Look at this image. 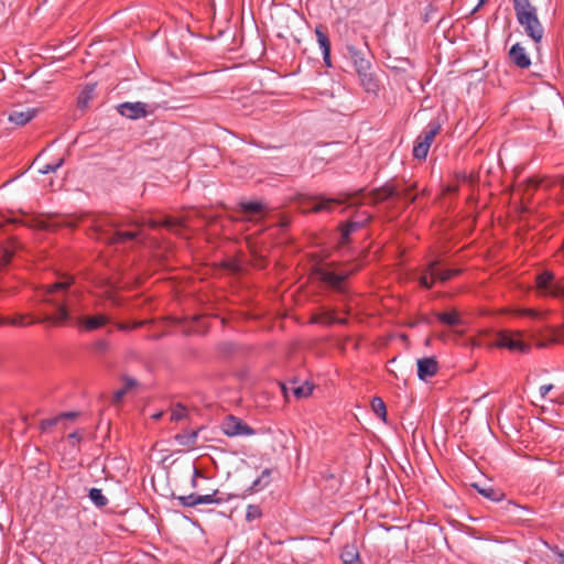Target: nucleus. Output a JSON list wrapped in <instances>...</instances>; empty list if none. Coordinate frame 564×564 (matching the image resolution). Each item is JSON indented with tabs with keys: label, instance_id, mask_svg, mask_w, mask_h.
<instances>
[{
	"label": "nucleus",
	"instance_id": "ddd939ff",
	"mask_svg": "<svg viewBox=\"0 0 564 564\" xmlns=\"http://www.w3.org/2000/svg\"><path fill=\"white\" fill-rule=\"evenodd\" d=\"M77 323L86 330L93 332L109 323V318L104 314L94 316H79Z\"/></svg>",
	"mask_w": 564,
	"mask_h": 564
},
{
	"label": "nucleus",
	"instance_id": "473e14b6",
	"mask_svg": "<svg viewBox=\"0 0 564 564\" xmlns=\"http://www.w3.org/2000/svg\"><path fill=\"white\" fill-rule=\"evenodd\" d=\"M371 408H372L373 412L380 419L386 421L387 409H386V404H384V402H383V400L381 398H378V397L373 398L372 401H371Z\"/></svg>",
	"mask_w": 564,
	"mask_h": 564
},
{
	"label": "nucleus",
	"instance_id": "69168bd1",
	"mask_svg": "<svg viewBox=\"0 0 564 564\" xmlns=\"http://www.w3.org/2000/svg\"><path fill=\"white\" fill-rule=\"evenodd\" d=\"M444 337H445V336H444V334H440V335H438V338H440V339H444Z\"/></svg>",
	"mask_w": 564,
	"mask_h": 564
},
{
	"label": "nucleus",
	"instance_id": "f03ea898",
	"mask_svg": "<svg viewBox=\"0 0 564 564\" xmlns=\"http://www.w3.org/2000/svg\"><path fill=\"white\" fill-rule=\"evenodd\" d=\"M512 1L518 23L535 44H540L544 36V28L538 18L536 8L530 0Z\"/></svg>",
	"mask_w": 564,
	"mask_h": 564
},
{
	"label": "nucleus",
	"instance_id": "e2e57ef3",
	"mask_svg": "<svg viewBox=\"0 0 564 564\" xmlns=\"http://www.w3.org/2000/svg\"><path fill=\"white\" fill-rule=\"evenodd\" d=\"M68 437H69V438H78L77 433H72V434H69V436H68Z\"/></svg>",
	"mask_w": 564,
	"mask_h": 564
},
{
	"label": "nucleus",
	"instance_id": "e433bc0d",
	"mask_svg": "<svg viewBox=\"0 0 564 564\" xmlns=\"http://www.w3.org/2000/svg\"><path fill=\"white\" fill-rule=\"evenodd\" d=\"M14 251L7 247H0V268L7 265L13 257Z\"/></svg>",
	"mask_w": 564,
	"mask_h": 564
},
{
	"label": "nucleus",
	"instance_id": "052dcab7",
	"mask_svg": "<svg viewBox=\"0 0 564 564\" xmlns=\"http://www.w3.org/2000/svg\"><path fill=\"white\" fill-rule=\"evenodd\" d=\"M508 507L519 508L520 506L512 501H508Z\"/></svg>",
	"mask_w": 564,
	"mask_h": 564
},
{
	"label": "nucleus",
	"instance_id": "6ab92c4d",
	"mask_svg": "<svg viewBox=\"0 0 564 564\" xmlns=\"http://www.w3.org/2000/svg\"><path fill=\"white\" fill-rule=\"evenodd\" d=\"M362 228L361 223H357L355 219H350L346 223H341L339 225L340 231V243L346 245L349 242V237L351 234Z\"/></svg>",
	"mask_w": 564,
	"mask_h": 564
},
{
	"label": "nucleus",
	"instance_id": "f257e3e1",
	"mask_svg": "<svg viewBox=\"0 0 564 564\" xmlns=\"http://www.w3.org/2000/svg\"><path fill=\"white\" fill-rule=\"evenodd\" d=\"M83 292L75 285L73 275L63 274L54 283L42 285L36 289L39 302L55 308V314L45 315L41 319H31L25 322L29 315L17 314L13 317H0V325H12L23 327L35 323H51L53 325H63L72 319L74 312V300L79 299Z\"/></svg>",
	"mask_w": 564,
	"mask_h": 564
},
{
	"label": "nucleus",
	"instance_id": "79ce46f5",
	"mask_svg": "<svg viewBox=\"0 0 564 564\" xmlns=\"http://www.w3.org/2000/svg\"><path fill=\"white\" fill-rule=\"evenodd\" d=\"M122 381H123V389L128 392L130 389L134 388L138 386V381L131 377H123L122 378Z\"/></svg>",
	"mask_w": 564,
	"mask_h": 564
},
{
	"label": "nucleus",
	"instance_id": "20e7f679",
	"mask_svg": "<svg viewBox=\"0 0 564 564\" xmlns=\"http://www.w3.org/2000/svg\"><path fill=\"white\" fill-rule=\"evenodd\" d=\"M412 187L400 188L398 186H393L390 184H386L384 186L375 189L370 196L371 202L373 204H378L380 202H384L392 197L409 199L410 202H414L415 197H410V192Z\"/></svg>",
	"mask_w": 564,
	"mask_h": 564
},
{
	"label": "nucleus",
	"instance_id": "b1692460",
	"mask_svg": "<svg viewBox=\"0 0 564 564\" xmlns=\"http://www.w3.org/2000/svg\"><path fill=\"white\" fill-rule=\"evenodd\" d=\"M474 487L481 496L491 501H501L505 498L503 491L491 486L480 487L478 485H474Z\"/></svg>",
	"mask_w": 564,
	"mask_h": 564
},
{
	"label": "nucleus",
	"instance_id": "680f3d73",
	"mask_svg": "<svg viewBox=\"0 0 564 564\" xmlns=\"http://www.w3.org/2000/svg\"><path fill=\"white\" fill-rule=\"evenodd\" d=\"M419 325V319L417 321H414V322H411L409 324L410 327H416Z\"/></svg>",
	"mask_w": 564,
	"mask_h": 564
},
{
	"label": "nucleus",
	"instance_id": "cd10ccee",
	"mask_svg": "<svg viewBox=\"0 0 564 564\" xmlns=\"http://www.w3.org/2000/svg\"><path fill=\"white\" fill-rule=\"evenodd\" d=\"M340 557L344 564H356L359 561V553L355 546L347 545L344 547Z\"/></svg>",
	"mask_w": 564,
	"mask_h": 564
},
{
	"label": "nucleus",
	"instance_id": "39448f33",
	"mask_svg": "<svg viewBox=\"0 0 564 564\" xmlns=\"http://www.w3.org/2000/svg\"><path fill=\"white\" fill-rule=\"evenodd\" d=\"M536 289L541 294L564 299V286L554 281V274L544 271L536 275Z\"/></svg>",
	"mask_w": 564,
	"mask_h": 564
},
{
	"label": "nucleus",
	"instance_id": "5701e85b",
	"mask_svg": "<svg viewBox=\"0 0 564 564\" xmlns=\"http://www.w3.org/2000/svg\"><path fill=\"white\" fill-rule=\"evenodd\" d=\"M148 225L153 229L163 226L172 231H177L182 227L181 221L177 218L173 217H165L163 220L150 219L148 221Z\"/></svg>",
	"mask_w": 564,
	"mask_h": 564
},
{
	"label": "nucleus",
	"instance_id": "6e6d98bb",
	"mask_svg": "<svg viewBox=\"0 0 564 564\" xmlns=\"http://www.w3.org/2000/svg\"><path fill=\"white\" fill-rule=\"evenodd\" d=\"M348 323L347 318H337L335 324L346 325Z\"/></svg>",
	"mask_w": 564,
	"mask_h": 564
},
{
	"label": "nucleus",
	"instance_id": "4468645a",
	"mask_svg": "<svg viewBox=\"0 0 564 564\" xmlns=\"http://www.w3.org/2000/svg\"><path fill=\"white\" fill-rule=\"evenodd\" d=\"M37 115L36 108L14 109L9 113V121L17 126L29 123Z\"/></svg>",
	"mask_w": 564,
	"mask_h": 564
},
{
	"label": "nucleus",
	"instance_id": "5fc2aeb1",
	"mask_svg": "<svg viewBox=\"0 0 564 564\" xmlns=\"http://www.w3.org/2000/svg\"><path fill=\"white\" fill-rule=\"evenodd\" d=\"M199 476H200V471H199L197 468H195V469H194V478H193V480H192V486H193V487H196V484H197V482H196V478H197V477H199Z\"/></svg>",
	"mask_w": 564,
	"mask_h": 564
},
{
	"label": "nucleus",
	"instance_id": "a211bd4d",
	"mask_svg": "<svg viewBox=\"0 0 564 564\" xmlns=\"http://www.w3.org/2000/svg\"><path fill=\"white\" fill-rule=\"evenodd\" d=\"M357 75L359 77L360 85L367 93L376 94L378 91L379 84L373 73H371V69L361 70L357 73Z\"/></svg>",
	"mask_w": 564,
	"mask_h": 564
},
{
	"label": "nucleus",
	"instance_id": "393cba45",
	"mask_svg": "<svg viewBox=\"0 0 564 564\" xmlns=\"http://www.w3.org/2000/svg\"><path fill=\"white\" fill-rule=\"evenodd\" d=\"M336 322V315L335 311H323L321 313L314 314L311 317V323L314 324H323L326 326H330L335 324Z\"/></svg>",
	"mask_w": 564,
	"mask_h": 564
},
{
	"label": "nucleus",
	"instance_id": "72a5a7b5",
	"mask_svg": "<svg viewBox=\"0 0 564 564\" xmlns=\"http://www.w3.org/2000/svg\"><path fill=\"white\" fill-rule=\"evenodd\" d=\"M262 511L257 505H249L246 510V520L248 522H252L259 518H261Z\"/></svg>",
	"mask_w": 564,
	"mask_h": 564
},
{
	"label": "nucleus",
	"instance_id": "4c0bfd02",
	"mask_svg": "<svg viewBox=\"0 0 564 564\" xmlns=\"http://www.w3.org/2000/svg\"><path fill=\"white\" fill-rule=\"evenodd\" d=\"M186 413H187L186 409L184 406H182L181 404H177L176 406H174L172 409L171 420L172 421H181L186 416Z\"/></svg>",
	"mask_w": 564,
	"mask_h": 564
},
{
	"label": "nucleus",
	"instance_id": "c756f323",
	"mask_svg": "<svg viewBox=\"0 0 564 564\" xmlns=\"http://www.w3.org/2000/svg\"><path fill=\"white\" fill-rule=\"evenodd\" d=\"M315 35L322 52L330 50V41L323 26H317L315 29Z\"/></svg>",
	"mask_w": 564,
	"mask_h": 564
},
{
	"label": "nucleus",
	"instance_id": "864d4df0",
	"mask_svg": "<svg viewBox=\"0 0 564 564\" xmlns=\"http://www.w3.org/2000/svg\"><path fill=\"white\" fill-rule=\"evenodd\" d=\"M431 323H432V321H431V318L429 316H421L419 318V324H427L429 325Z\"/></svg>",
	"mask_w": 564,
	"mask_h": 564
},
{
	"label": "nucleus",
	"instance_id": "a878e982",
	"mask_svg": "<svg viewBox=\"0 0 564 564\" xmlns=\"http://www.w3.org/2000/svg\"><path fill=\"white\" fill-rule=\"evenodd\" d=\"M95 84L86 85L85 88L80 91L78 96V107L86 108L88 107V104L94 98L95 94Z\"/></svg>",
	"mask_w": 564,
	"mask_h": 564
},
{
	"label": "nucleus",
	"instance_id": "58836bf2",
	"mask_svg": "<svg viewBox=\"0 0 564 564\" xmlns=\"http://www.w3.org/2000/svg\"><path fill=\"white\" fill-rule=\"evenodd\" d=\"M64 164V159H59L54 164H45L42 169H40L41 174H48L57 171Z\"/></svg>",
	"mask_w": 564,
	"mask_h": 564
},
{
	"label": "nucleus",
	"instance_id": "3c124183",
	"mask_svg": "<svg viewBox=\"0 0 564 564\" xmlns=\"http://www.w3.org/2000/svg\"><path fill=\"white\" fill-rule=\"evenodd\" d=\"M323 61L327 67L332 66L330 50L323 52Z\"/></svg>",
	"mask_w": 564,
	"mask_h": 564
},
{
	"label": "nucleus",
	"instance_id": "4d7b16f0",
	"mask_svg": "<svg viewBox=\"0 0 564 564\" xmlns=\"http://www.w3.org/2000/svg\"><path fill=\"white\" fill-rule=\"evenodd\" d=\"M76 415H77V414H76V413H74V412H68V413H64V414H63V416H64V417H67V419H73V417H75Z\"/></svg>",
	"mask_w": 564,
	"mask_h": 564
},
{
	"label": "nucleus",
	"instance_id": "8fccbe9b",
	"mask_svg": "<svg viewBox=\"0 0 564 564\" xmlns=\"http://www.w3.org/2000/svg\"><path fill=\"white\" fill-rule=\"evenodd\" d=\"M127 391L121 388L119 390H117L115 393H113V401L116 403L120 402L122 400V398L126 395Z\"/></svg>",
	"mask_w": 564,
	"mask_h": 564
},
{
	"label": "nucleus",
	"instance_id": "bf43d9fd",
	"mask_svg": "<svg viewBox=\"0 0 564 564\" xmlns=\"http://www.w3.org/2000/svg\"><path fill=\"white\" fill-rule=\"evenodd\" d=\"M487 0H479V3L476 6V8L473 10V12L477 11Z\"/></svg>",
	"mask_w": 564,
	"mask_h": 564
},
{
	"label": "nucleus",
	"instance_id": "2f4dec72",
	"mask_svg": "<svg viewBox=\"0 0 564 564\" xmlns=\"http://www.w3.org/2000/svg\"><path fill=\"white\" fill-rule=\"evenodd\" d=\"M429 143L422 142L421 140L416 139L414 148H413V156L419 160H423L429 154Z\"/></svg>",
	"mask_w": 564,
	"mask_h": 564
},
{
	"label": "nucleus",
	"instance_id": "7ed1b4c3",
	"mask_svg": "<svg viewBox=\"0 0 564 564\" xmlns=\"http://www.w3.org/2000/svg\"><path fill=\"white\" fill-rule=\"evenodd\" d=\"M364 195V191H359L354 194H340L336 198H329L324 195L311 196L302 202L303 208H306V212L311 213H330L334 210L335 206L341 205L344 203H349L350 205H359L361 204L358 200V197Z\"/></svg>",
	"mask_w": 564,
	"mask_h": 564
},
{
	"label": "nucleus",
	"instance_id": "f3484780",
	"mask_svg": "<svg viewBox=\"0 0 564 564\" xmlns=\"http://www.w3.org/2000/svg\"><path fill=\"white\" fill-rule=\"evenodd\" d=\"M140 236V230H115L111 235L105 237L108 243H123L129 240H134Z\"/></svg>",
	"mask_w": 564,
	"mask_h": 564
},
{
	"label": "nucleus",
	"instance_id": "f704fd0d",
	"mask_svg": "<svg viewBox=\"0 0 564 564\" xmlns=\"http://www.w3.org/2000/svg\"><path fill=\"white\" fill-rule=\"evenodd\" d=\"M196 438L197 432L194 431H192L191 433L176 435V440L182 445H194L196 443Z\"/></svg>",
	"mask_w": 564,
	"mask_h": 564
},
{
	"label": "nucleus",
	"instance_id": "f8f14e48",
	"mask_svg": "<svg viewBox=\"0 0 564 564\" xmlns=\"http://www.w3.org/2000/svg\"><path fill=\"white\" fill-rule=\"evenodd\" d=\"M510 61L519 68H529L531 65V59L525 52V48L520 44L516 43L511 46L509 51Z\"/></svg>",
	"mask_w": 564,
	"mask_h": 564
},
{
	"label": "nucleus",
	"instance_id": "0e129e2a",
	"mask_svg": "<svg viewBox=\"0 0 564 564\" xmlns=\"http://www.w3.org/2000/svg\"><path fill=\"white\" fill-rule=\"evenodd\" d=\"M425 345H426V346H430V345H431V337L426 338V340H425Z\"/></svg>",
	"mask_w": 564,
	"mask_h": 564
},
{
	"label": "nucleus",
	"instance_id": "4be33fe9",
	"mask_svg": "<svg viewBox=\"0 0 564 564\" xmlns=\"http://www.w3.org/2000/svg\"><path fill=\"white\" fill-rule=\"evenodd\" d=\"M435 316L441 323L447 326L454 327L463 324V319L456 311L435 313Z\"/></svg>",
	"mask_w": 564,
	"mask_h": 564
},
{
	"label": "nucleus",
	"instance_id": "37998d69",
	"mask_svg": "<svg viewBox=\"0 0 564 564\" xmlns=\"http://www.w3.org/2000/svg\"><path fill=\"white\" fill-rule=\"evenodd\" d=\"M95 350L98 351V352H105L107 351L108 347H109V344L104 340V339H100L98 341L95 343Z\"/></svg>",
	"mask_w": 564,
	"mask_h": 564
},
{
	"label": "nucleus",
	"instance_id": "412c9836",
	"mask_svg": "<svg viewBox=\"0 0 564 564\" xmlns=\"http://www.w3.org/2000/svg\"><path fill=\"white\" fill-rule=\"evenodd\" d=\"M270 475H271V470L264 469L262 471L261 476L258 477L252 482V485L245 490V492L241 496L238 495V498H246L247 496L252 495L253 492L259 490V488L265 487L269 484Z\"/></svg>",
	"mask_w": 564,
	"mask_h": 564
},
{
	"label": "nucleus",
	"instance_id": "dca6fc26",
	"mask_svg": "<svg viewBox=\"0 0 564 564\" xmlns=\"http://www.w3.org/2000/svg\"><path fill=\"white\" fill-rule=\"evenodd\" d=\"M265 210V206L260 202H241L239 203V213L241 217L250 220L251 216L261 215Z\"/></svg>",
	"mask_w": 564,
	"mask_h": 564
},
{
	"label": "nucleus",
	"instance_id": "6e6552de",
	"mask_svg": "<svg viewBox=\"0 0 564 564\" xmlns=\"http://www.w3.org/2000/svg\"><path fill=\"white\" fill-rule=\"evenodd\" d=\"M223 432L228 436L253 435L254 430L242 420L229 415L223 423Z\"/></svg>",
	"mask_w": 564,
	"mask_h": 564
},
{
	"label": "nucleus",
	"instance_id": "c03bdc74",
	"mask_svg": "<svg viewBox=\"0 0 564 564\" xmlns=\"http://www.w3.org/2000/svg\"><path fill=\"white\" fill-rule=\"evenodd\" d=\"M434 279H435V278H432V280H430V279L427 278V275L425 274V275L421 276V279H420V284H421L423 288H425V289H432V286H433V284H434Z\"/></svg>",
	"mask_w": 564,
	"mask_h": 564
},
{
	"label": "nucleus",
	"instance_id": "423d86ee",
	"mask_svg": "<svg viewBox=\"0 0 564 564\" xmlns=\"http://www.w3.org/2000/svg\"><path fill=\"white\" fill-rule=\"evenodd\" d=\"M495 346L507 348L511 351L528 352L530 350L529 344L518 337H514V334L509 330H501L498 333Z\"/></svg>",
	"mask_w": 564,
	"mask_h": 564
},
{
	"label": "nucleus",
	"instance_id": "bb28decb",
	"mask_svg": "<svg viewBox=\"0 0 564 564\" xmlns=\"http://www.w3.org/2000/svg\"><path fill=\"white\" fill-rule=\"evenodd\" d=\"M290 384H291L290 389L292 390L293 394L297 399L306 398V397L311 395V393L313 392V386L311 383H308L307 381L303 382L300 386H296L295 381L291 382Z\"/></svg>",
	"mask_w": 564,
	"mask_h": 564
},
{
	"label": "nucleus",
	"instance_id": "aec40b11",
	"mask_svg": "<svg viewBox=\"0 0 564 564\" xmlns=\"http://www.w3.org/2000/svg\"><path fill=\"white\" fill-rule=\"evenodd\" d=\"M441 131V123L437 120H431L422 134L417 137L419 140L422 142H427L429 147H431L432 142L434 141V138L440 133Z\"/></svg>",
	"mask_w": 564,
	"mask_h": 564
},
{
	"label": "nucleus",
	"instance_id": "09e8293b",
	"mask_svg": "<svg viewBox=\"0 0 564 564\" xmlns=\"http://www.w3.org/2000/svg\"><path fill=\"white\" fill-rule=\"evenodd\" d=\"M553 384H543L540 387L539 389V392H540V395L541 398H545L547 395V393L553 389Z\"/></svg>",
	"mask_w": 564,
	"mask_h": 564
},
{
	"label": "nucleus",
	"instance_id": "13d9d810",
	"mask_svg": "<svg viewBox=\"0 0 564 564\" xmlns=\"http://www.w3.org/2000/svg\"><path fill=\"white\" fill-rule=\"evenodd\" d=\"M213 500H219L220 497H218V490H215L213 494H210Z\"/></svg>",
	"mask_w": 564,
	"mask_h": 564
},
{
	"label": "nucleus",
	"instance_id": "0eeeda50",
	"mask_svg": "<svg viewBox=\"0 0 564 564\" xmlns=\"http://www.w3.org/2000/svg\"><path fill=\"white\" fill-rule=\"evenodd\" d=\"M347 52H348L349 58L352 62L356 73H359L361 70L371 69V61L369 57L370 53H369V48L367 45H366V50H360L354 45H348Z\"/></svg>",
	"mask_w": 564,
	"mask_h": 564
},
{
	"label": "nucleus",
	"instance_id": "9d476101",
	"mask_svg": "<svg viewBox=\"0 0 564 564\" xmlns=\"http://www.w3.org/2000/svg\"><path fill=\"white\" fill-rule=\"evenodd\" d=\"M315 275L319 281H322L329 288L335 289L337 291L343 290V283L345 281V279L347 278V275H345V274H339V273H336V272H333V271H329V270H326L323 268L316 269Z\"/></svg>",
	"mask_w": 564,
	"mask_h": 564
},
{
	"label": "nucleus",
	"instance_id": "de8ad7c7",
	"mask_svg": "<svg viewBox=\"0 0 564 564\" xmlns=\"http://www.w3.org/2000/svg\"><path fill=\"white\" fill-rule=\"evenodd\" d=\"M57 423V419H47L41 422V429L44 431L48 427L54 426Z\"/></svg>",
	"mask_w": 564,
	"mask_h": 564
},
{
	"label": "nucleus",
	"instance_id": "1a4fd4ad",
	"mask_svg": "<svg viewBox=\"0 0 564 564\" xmlns=\"http://www.w3.org/2000/svg\"><path fill=\"white\" fill-rule=\"evenodd\" d=\"M118 112L131 120H137L148 116V105L141 101L137 102H122L118 107Z\"/></svg>",
	"mask_w": 564,
	"mask_h": 564
},
{
	"label": "nucleus",
	"instance_id": "a19ab883",
	"mask_svg": "<svg viewBox=\"0 0 564 564\" xmlns=\"http://www.w3.org/2000/svg\"><path fill=\"white\" fill-rule=\"evenodd\" d=\"M147 322L145 321H142V322H137L132 325H129V324H126V323H118L117 324V328L120 329V330H130V329H135L138 327H141L145 324Z\"/></svg>",
	"mask_w": 564,
	"mask_h": 564
},
{
	"label": "nucleus",
	"instance_id": "7c9ffc66",
	"mask_svg": "<svg viewBox=\"0 0 564 564\" xmlns=\"http://www.w3.org/2000/svg\"><path fill=\"white\" fill-rule=\"evenodd\" d=\"M232 498H238V495H228L226 498H219V500H213L210 495H197L196 501H198V505H220L229 501Z\"/></svg>",
	"mask_w": 564,
	"mask_h": 564
},
{
	"label": "nucleus",
	"instance_id": "a18cd8bd",
	"mask_svg": "<svg viewBox=\"0 0 564 564\" xmlns=\"http://www.w3.org/2000/svg\"><path fill=\"white\" fill-rule=\"evenodd\" d=\"M525 183H527V188H525V191H529L530 188L536 189V188L540 186L541 181H540V180H536V178L531 177V178H528Z\"/></svg>",
	"mask_w": 564,
	"mask_h": 564
},
{
	"label": "nucleus",
	"instance_id": "ea45409f",
	"mask_svg": "<svg viewBox=\"0 0 564 564\" xmlns=\"http://www.w3.org/2000/svg\"><path fill=\"white\" fill-rule=\"evenodd\" d=\"M351 219L361 223L364 228L371 220V215L367 212H362L361 214L355 215Z\"/></svg>",
	"mask_w": 564,
	"mask_h": 564
},
{
	"label": "nucleus",
	"instance_id": "49530a36",
	"mask_svg": "<svg viewBox=\"0 0 564 564\" xmlns=\"http://www.w3.org/2000/svg\"><path fill=\"white\" fill-rule=\"evenodd\" d=\"M113 290V285L110 282H107V289L105 290V296L113 302V304H118L117 299H115L111 294Z\"/></svg>",
	"mask_w": 564,
	"mask_h": 564
},
{
	"label": "nucleus",
	"instance_id": "c9c22d12",
	"mask_svg": "<svg viewBox=\"0 0 564 564\" xmlns=\"http://www.w3.org/2000/svg\"><path fill=\"white\" fill-rule=\"evenodd\" d=\"M176 499L180 501L181 506H183V507H195L198 505V501H196V499H197L196 494H191L187 496H178Z\"/></svg>",
	"mask_w": 564,
	"mask_h": 564
},
{
	"label": "nucleus",
	"instance_id": "9b49d317",
	"mask_svg": "<svg viewBox=\"0 0 564 564\" xmlns=\"http://www.w3.org/2000/svg\"><path fill=\"white\" fill-rule=\"evenodd\" d=\"M438 371V362L435 357H424L417 360V377L420 380H427Z\"/></svg>",
	"mask_w": 564,
	"mask_h": 564
},
{
	"label": "nucleus",
	"instance_id": "c85d7f7f",
	"mask_svg": "<svg viewBox=\"0 0 564 564\" xmlns=\"http://www.w3.org/2000/svg\"><path fill=\"white\" fill-rule=\"evenodd\" d=\"M88 497L98 508H102L108 503L107 497L102 494L101 489L99 488H91L89 490Z\"/></svg>",
	"mask_w": 564,
	"mask_h": 564
},
{
	"label": "nucleus",
	"instance_id": "603ef678",
	"mask_svg": "<svg viewBox=\"0 0 564 564\" xmlns=\"http://www.w3.org/2000/svg\"><path fill=\"white\" fill-rule=\"evenodd\" d=\"M522 314L530 317H536L539 314L533 310H523Z\"/></svg>",
	"mask_w": 564,
	"mask_h": 564
},
{
	"label": "nucleus",
	"instance_id": "2eb2a0df",
	"mask_svg": "<svg viewBox=\"0 0 564 564\" xmlns=\"http://www.w3.org/2000/svg\"><path fill=\"white\" fill-rule=\"evenodd\" d=\"M438 261H432L427 269L426 273H429L432 278L440 280L441 282H447L454 276L460 273V270L447 269V270H438L437 269Z\"/></svg>",
	"mask_w": 564,
	"mask_h": 564
}]
</instances>
